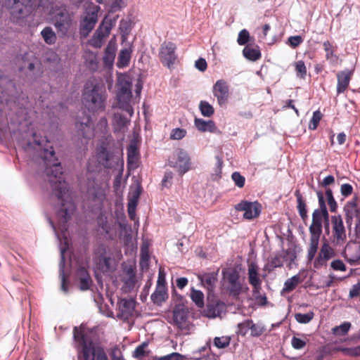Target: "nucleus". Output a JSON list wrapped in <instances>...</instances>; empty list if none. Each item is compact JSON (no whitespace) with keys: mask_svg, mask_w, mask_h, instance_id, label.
<instances>
[{"mask_svg":"<svg viewBox=\"0 0 360 360\" xmlns=\"http://www.w3.org/2000/svg\"><path fill=\"white\" fill-rule=\"evenodd\" d=\"M232 179L235 184L239 188L243 187L245 184V178L240 173L235 172L232 174Z\"/></svg>","mask_w":360,"mask_h":360,"instance_id":"obj_58","label":"nucleus"},{"mask_svg":"<svg viewBox=\"0 0 360 360\" xmlns=\"http://www.w3.org/2000/svg\"><path fill=\"white\" fill-rule=\"evenodd\" d=\"M169 165L174 168L180 175H183L191 169L190 156L184 149H177L169 158Z\"/></svg>","mask_w":360,"mask_h":360,"instance_id":"obj_9","label":"nucleus"},{"mask_svg":"<svg viewBox=\"0 0 360 360\" xmlns=\"http://www.w3.org/2000/svg\"><path fill=\"white\" fill-rule=\"evenodd\" d=\"M141 191L142 188L140 182L137 179H135L129 188L128 202H137Z\"/></svg>","mask_w":360,"mask_h":360,"instance_id":"obj_31","label":"nucleus"},{"mask_svg":"<svg viewBox=\"0 0 360 360\" xmlns=\"http://www.w3.org/2000/svg\"><path fill=\"white\" fill-rule=\"evenodd\" d=\"M77 277L79 280V288L85 291L90 288L92 285L91 278L85 267H79L77 271Z\"/></svg>","mask_w":360,"mask_h":360,"instance_id":"obj_23","label":"nucleus"},{"mask_svg":"<svg viewBox=\"0 0 360 360\" xmlns=\"http://www.w3.org/2000/svg\"><path fill=\"white\" fill-rule=\"evenodd\" d=\"M107 94L105 89L98 84H86L82 94V103L91 112L104 111Z\"/></svg>","mask_w":360,"mask_h":360,"instance_id":"obj_3","label":"nucleus"},{"mask_svg":"<svg viewBox=\"0 0 360 360\" xmlns=\"http://www.w3.org/2000/svg\"><path fill=\"white\" fill-rule=\"evenodd\" d=\"M176 45L172 42H164L161 44L159 51V58L162 63L170 68L176 60L175 53Z\"/></svg>","mask_w":360,"mask_h":360,"instance_id":"obj_15","label":"nucleus"},{"mask_svg":"<svg viewBox=\"0 0 360 360\" xmlns=\"http://www.w3.org/2000/svg\"><path fill=\"white\" fill-rule=\"evenodd\" d=\"M140 269L142 271H148L150 266L149 247L147 243H143L141 247V255L139 262Z\"/></svg>","mask_w":360,"mask_h":360,"instance_id":"obj_28","label":"nucleus"},{"mask_svg":"<svg viewBox=\"0 0 360 360\" xmlns=\"http://www.w3.org/2000/svg\"><path fill=\"white\" fill-rule=\"evenodd\" d=\"M332 222L331 242L335 245H343L347 240V235L343 221L340 216H333Z\"/></svg>","mask_w":360,"mask_h":360,"instance_id":"obj_13","label":"nucleus"},{"mask_svg":"<svg viewBox=\"0 0 360 360\" xmlns=\"http://www.w3.org/2000/svg\"><path fill=\"white\" fill-rule=\"evenodd\" d=\"M351 327L349 322H344L339 326L333 328V333L335 335H345L347 333Z\"/></svg>","mask_w":360,"mask_h":360,"instance_id":"obj_45","label":"nucleus"},{"mask_svg":"<svg viewBox=\"0 0 360 360\" xmlns=\"http://www.w3.org/2000/svg\"><path fill=\"white\" fill-rule=\"evenodd\" d=\"M302 282L299 274L295 275L287 279L284 283L283 292H290L296 288V287Z\"/></svg>","mask_w":360,"mask_h":360,"instance_id":"obj_37","label":"nucleus"},{"mask_svg":"<svg viewBox=\"0 0 360 360\" xmlns=\"http://www.w3.org/2000/svg\"><path fill=\"white\" fill-rule=\"evenodd\" d=\"M231 342L229 336L216 337L214 339V345L219 349H224L228 347Z\"/></svg>","mask_w":360,"mask_h":360,"instance_id":"obj_43","label":"nucleus"},{"mask_svg":"<svg viewBox=\"0 0 360 360\" xmlns=\"http://www.w3.org/2000/svg\"><path fill=\"white\" fill-rule=\"evenodd\" d=\"M184 356L177 352H172L169 354L161 356V357H157L155 356L154 358V360H184Z\"/></svg>","mask_w":360,"mask_h":360,"instance_id":"obj_52","label":"nucleus"},{"mask_svg":"<svg viewBox=\"0 0 360 360\" xmlns=\"http://www.w3.org/2000/svg\"><path fill=\"white\" fill-rule=\"evenodd\" d=\"M250 330L251 336L259 337L266 329L261 324L255 323L252 320Z\"/></svg>","mask_w":360,"mask_h":360,"instance_id":"obj_47","label":"nucleus"},{"mask_svg":"<svg viewBox=\"0 0 360 360\" xmlns=\"http://www.w3.org/2000/svg\"><path fill=\"white\" fill-rule=\"evenodd\" d=\"M251 319H248L238 325V333L242 336L246 335L250 328Z\"/></svg>","mask_w":360,"mask_h":360,"instance_id":"obj_49","label":"nucleus"},{"mask_svg":"<svg viewBox=\"0 0 360 360\" xmlns=\"http://www.w3.org/2000/svg\"><path fill=\"white\" fill-rule=\"evenodd\" d=\"M12 20L20 23L41 6L40 0H6Z\"/></svg>","mask_w":360,"mask_h":360,"instance_id":"obj_5","label":"nucleus"},{"mask_svg":"<svg viewBox=\"0 0 360 360\" xmlns=\"http://www.w3.org/2000/svg\"><path fill=\"white\" fill-rule=\"evenodd\" d=\"M341 350L343 352L344 354L349 356H360V345L354 347L343 348Z\"/></svg>","mask_w":360,"mask_h":360,"instance_id":"obj_60","label":"nucleus"},{"mask_svg":"<svg viewBox=\"0 0 360 360\" xmlns=\"http://www.w3.org/2000/svg\"><path fill=\"white\" fill-rule=\"evenodd\" d=\"M198 278L202 285L207 288L209 292H212L214 290L217 282V274L214 272L205 273L198 275Z\"/></svg>","mask_w":360,"mask_h":360,"instance_id":"obj_25","label":"nucleus"},{"mask_svg":"<svg viewBox=\"0 0 360 360\" xmlns=\"http://www.w3.org/2000/svg\"><path fill=\"white\" fill-rule=\"evenodd\" d=\"M119 172L115 176L113 182V187L117 194L122 193L124 181L122 180L123 167H117Z\"/></svg>","mask_w":360,"mask_h":360,"instance_id":"obj_41","label":"nucleus"},{"mask_svg":"<svg viewBox=\"0 0 360 360\" xmlns=\"http://www.w3.org/2000/svg\"><path fill=\"white\" fill-rule=\"evenodd\" d=\"M340 191L342 195L348 196L352 194L353 188L349 184H344L341 186Z\"/></svg>","mask_w":360,"mask_h":360,"instance_id":"obj_63","label":"nucleus"},{"mask_svg":"<svg viewBox=\"0 0 360 360\" xmlns=\"http://www.w3.org/2000/svg\"><path fill=\"white\" fill-rule=\"evenodd\" d=\"M195 125L201 131L214 132L216 130L215 124L212 120L205 121L202 119H195Z\"/></svg>","mask_w":360,"mask_h":360,"instance_id":"obj_33","label":"nucleus"},{"mask_svg":"<svg viewBox=\"0 0 360 360\" xmlns=\"http://www.w3.org/2000/svg\"><path fill=\"white\" fill-rule=\"evenodd\" d=\"M199 108L202 115L205 117H211L214 112L213 107L205 101H200Z\"/></svg>","mask_w":360,"mask_h":360,"instance_id":"obj_42","label":"nucleus"},{"mask_svg":"<svg viewBox=\"0 0 360 360\" xmlns=\"http://www.w3.org/2000/svg\"><path fill=\"white\" fill-rule=\"evenodd\" d=\"M98 6H92L86 8L84 17L81 22V33L87 36L94 28L98 20Z\"/></svg>","mask_w":360,"mask_h":360,"instance_id":"obj_14","label":"nucleus"},{"mask_svg":"<svg viewBox=\"0 0 360 360\" xmlns=\"http://www.w3.org/2000/svg\"><path fill=\"white\" fill-rule=\"evenodd\" d=\"M288 41L292 47L295 48L302 42V39L300 36H292L289 37Z\"/></svg>","mask_w":360,"mask_h":360,"instance_id":"obj_64","label":"nucleus"},{"mask_svg":"<svg viewBox=\"0 0 360 360\" xmlns=\"http://www.w3.org/2000/svg\"><path fill=\"white\" fill-rule=\"evenodd\" d=\"M54 209L61 231H67V223L76 211L75 204H56Z\"/></svg>","mask_w":360,"mask_h":360,"instance_id":"obj_11","label":"nucleus"},{"mask_svg":"<svg viewBox=\"0 0 360 360\" xmlns=\"http://www.w3.org/2000/svg\"><path fill=\"white\" fill-rule=\"evenodd\" d=\"M295 69L297 77L304 79L307 75V68L304 61L298 60L295 63Z\"/></svg>","mask_w":360,"mask_h":360,"instance_id":"obj_46","label":"nucleus"},{"mask_svg":"<svg viewBox=\"0 0 360 360\" xmlns=\"http://www.w3.org/2000/svg\"><path fill=\"white\" fill-rule=\"evenodd\" d=\"M107 184L93 179H89L87 184V195L89 199L98 202H103L105 198Z\"/></svg>","mask_w":360,"mask_h":360,"instance_id":"obj_12","label":"nucleus"},{"mask_svg":"<svg viewBox=\"0 0 360 360\" xmlns=\"http://www.w3.org/2000/svg\"><path fill=\"white\" fill-rule=\"evenodd\" d=\"M120 307L121 308V310L123 313L129 311L134 308L133 301L123 299L121 300Z\"/></svg>","mask_w":360,"mask_h":360,"instance_id":"obj_59","label":"nucleus"},{"mask_svg":"<svg viewBox=\"0 0 360 360\" xmlns=\"http://www.w3.org/2000/svg\"><path fill=\"white\" fill-rule=\"evenodd\" d=\"M168 298L167 286H157L150 299L155 304L160 305Z\"/></svg>","mask_w":360,"mask_h":360,"instance_id":"obj_27","label":"nucleus"},{"mask_svg":"<svg viewBox=\"0 0 360 360\" xmlns=\"http://www.w3.org/2000/svg\"><path fill=\"white\" fill-rule=\"evenodd\" d=\"M98 164L105 168L123 167L124 161L119 153L108 151L106 147L101 146L96 150Z\"/></svg>","mask_w":360,"mask_h":360,"instance_id":"obj_8","label":"nucleus"},{"mask_svg":"<svg viewBox=\"0 0 360 360\" xmlns=\"http://www.w3.org/2000/svg\"><path fill=\"white\" fill-rule=\"evenodd\" d=\"M173 321L174 324L180 329H185L188 326V311L184 308H176L173 311Z\"/></svg>","mask_w":360,"mask_h":360,"instance_id":"obj_24","label":"nucleus"},{"mask_svg":"<svg viewBox=\"0 0 360 360\" xmlns=\"http://www.w3.org/2000/svg\"><path fill=\"white\" fill-rule=\"evenodd\" d=\"M258 271L259 267L256 263L251 262L250 264H248V282L250 285L262 281V280L259 278Z\"/></svg>","mask_w":360,"mask_h":360,"instance_id":"obj_32","label":"nucleus"},{"mask_svg":"<svg viewBox=\"0 0 360 360\" xmlns=\"http://www.w3.org/2000/svg\"><path fill=\"white\" fill-rule=\"evenodd\" d=\"M45 60L47 62L57 63L59 62L60 58L58 55L53 50H49L45 55Z\"/></svg>","mask_w":360,"mask_h":360,"instance_id":"obj_57","label":"nucleus"},{"mask_svg":"<svg viewBox=\"0 0 360 360\" xmlns=\"http://www.w3.org/2000/svg\"><path fill=\"white\" fill-rule=\"evenodd\" d=\"M283 257L282 254H276L270 259L268 264L265 266L264 269L271 272L276 268L283 266Z\"/></svg>","mask_w":360,"mask_h":360,"instance_id":"obj_35","label":"nucleus"},{"mask_svg":"<svg viewBox=\"0 0 360 360\" xmlns=\"http://www.w3.org/2000/svg\"><path fill=\"white\" fill-rule=\"evenodd\" d=\"M117 86V107L128 112L131 117L134 114V109L131 105L132 93L129 77L126 75H119Z\"/></svg>","mask_w":360,"mask_h":360,"instance_id":"obj_6","label":"nucleus"},{"mask_svg":"<svg viewBox=\"0 0 360 360\" xmlns=\"http://www.w3.org/2000/svg\"><path fill=\"white\" fill-rule=\"evenodd\" d=\"M243 56L251 61H256L261 58V52L258 46L247 45L243 50Z\"/></svg>","mask_w":360,"mask_h":360,"instance_id":"obj_29","label":"nucleus"},{"mask_svg":"<svg viewBox=\"0 0 360 360\" xmlns=\"http://www.w3.org/2000/svg\"><path fill=\"white\" fill-rule=\"evenodd\" d=\"M147 346L146 342L139 345L134 350L133 356L136 359H141L145 354V348Z\"/></svg>","mask_w":360,"mask_h":360,"instance_id":"obj_61","label":"nucleus"},{"mask_svg":"<svg viewBox=\"0 0 360 360\" xmlns=\"http://www.w3.org/2000/svg\"><path fill=\"white\" fill-rule=\"evenodd\" d=\"M41 35L46 44L53 45L56 42L57 35L51 27H45L41 31Z\"/></svg>","mask_w":360,"mask_h":360,"instance_id":"obj_34","label":"nucleus"},{"mask_svg":"<svg viewBox=\"0 0 360 360\" xmlns=\"http://www.w3.org/2000/svg\"><path fill=\"white\" fill-rule=\"evenodd\" d=\"M283 255V260H290V262H293L296 259L295 252L292 249H287L284 251Z\"/></svg>","mask_w":360,"mask_h":360,"instance_id":"obj_62","label":"nucleus"},{"mask_svg":"<svg viewBox=\"0 0 360 360\" xmlns=\"http://www.w3.org/2000/svg\"><path fill=\"white\" fill-rule=\"evenodd\" d=\"M236 210L243 212V217L252 219L259 217L261 212V204H236Z\"/></svg>","mask_w":360,"mask_h":360,"instance_id":"obj_18","label":"nucleus"},{"mask_svg":"<svg viewBox=\"0 0 360 360\" xmlns=\"http://www.w3.org/2000/svg\"><path fill=\"white\" fill-rule=\"evenodd\" d=\"M186 134V131L184 129L176 128L172 131L170 134L171 139L180 140L183 139Z\"/></svg>","mask_w":360,"mask_h":360,"instance_id":"obj_54","label":"nucleus"},{"mask_svg":"<svg viewBox=\"0 0 360 360\" xmlns=\"http://www.w3.org/2000/svg\"><path fill=\"white\" fill-rule=\"evenodd\" d=\"M249 39L250 34L248 31L245 29H243L238 34L237 42L239 45H245L248 42Z\"/></svg>","mask_w":360,"mask_h":360,"instance_id":"obj_53","label":"nucleus"},{"mask_svg":"<svg viewBox=\"0 0 360 360\" xmlns=\"http://www.w3.org/2000/svg\"><path fill=\"white\" fill-rule=\"evenodd\" d=\"M191 298L198 307L202 308L204 307V294L200 290L192 288L191 290Z\"/></svg>","mask_w":360,"mask_h":360,"instance_id":"obj_39","label":"nucleus"},{"mask_svg":"<svg viewBox=\"0 0 360 360\" xmlns=\"http://www.w3.org/2000/svg\"><path fill=\"white\" fill-rule=\"evenodd\" d=\"M124 286L125 291H131L134 289L136 285V276H127L123 279Z\"/></svg>","mask_w":360,"mask_h":360,"instance_id":"obj_51","label":"nucleus"},{"mask_svg":"<svg viewBox=\"0 0 360 360\" xmlns=\"http://www.w3.org/2000/svg\"><path fill=\"white\" fill-rule=\"evenodd\" d=\"M131 58V50L124 49L119 54L117 65L119 68H124L129 65Z\"/></svg>","mask_w":360,"mask_h":360,"instance_id":"obj_38","label":"nucleus"},{"mask_svg":"<svg viewBox=\"0 0 360 360\" xmlns=\"http://www.w3.org/2000/svg\"><path fill=\"white\" fill-rule=\"evenodd\" d=\"M212 92L220 106L227 103L229 89L226 82L223 79L217 80L213 86Z\"/></svg>","mask_w":360,"mask_h":360,"instance_id":"obj_17","label":"nucleus"},{"mask_svg":"<svg viewBox=\"0 0 360 360\" xmlns=\"http://www.w3.org/2000/svg\"><path fill=\"white\" fill-rule=\"evenodd\" d=\"M50 20L60 37L68 34L73 25V15L68 6L62 3L54 4L49 12Z\"/></svg>","mask_w":360,"mask_h":360,"instance_id":"obj_4","label":"nucleus"},{"mask_svg":"<svg viewBox=\"0 0 360 360\" xmlns=\"http://www.w3.org/2000/svg\"><path fill=\"white\" fill-rule=\"evenodd\" d=\"M314 314L313 311H309L307 314H301L297 313L295 314V320L300 323H309L314 318Z\"/></svg>","mask_w":360,"mask_h":360,"instance_id":"obj_44","label":"nucleus"},{"mask_svg":"<svg viewBox=\"0 0 360 360\" xmlns=\"http://www.w3.org/2000/svg\"><path fill=\"white\" fill-rule=\"evenodd\" d=\"M343 256L349 263H354L360 259V245L352 247L347 245L343 252Z\"/></svg>","mask_w":360,"mask_h":360,"instance_id":"obj_26","label":"nucleus"},{"mask_svg":"<svg viewBox=\"0 0 360 360\" xmlns=\"http://www.w3.org/2000/svg\"><path fill=\"white\" fill-rule=\"evenodd\" d=\"M78 131L86 139H90L94 135V129L91 125V117L86 115L82 119L78 117L76 122Z\"/></svg>","mask_w":360,"mask_h":360,"instance_id":"obj_20","label":"nucleus"},{"mask_svg":"<svg viewBox=\"0 0 360 360\" xmlns=\"http://www.w3.org/2000/svg\"><path fill=\"white\" fill-rule=\"evenodd\" d=\"M110 25L102 23L94 33L91 44L96 48L101 47L103 39L110 34Z\"/></svg>","mask_w":360,"mask_h":360,"instance_id":"obj_19","label":"nucleus"},{"mask_svg":"<svg viewBox=\"0 0 360 360\" xmlns=\"http://www.w3.org/2000/svg\"><path fill=\"white\" fill-rule=\"evenodd\" d=\"M128 122L127 119L120 113H115L114 115V124L119 129L124 127Z\"/></svg>","mask_w":360,"mask_h":360,"instance_id":"obj_50","label":"nucleus"},{"mask_svg":"<svg viewBox=\"0 0 360 360\" xmlns=\"http://www.w3.org/2000/svg\"><path fill=\"white\" fill-rule=\"evenodd\" d=\"M336 256V252L328 243H323L320 248L317 257L315 258L313 265L315 269L326 266L328 262Z\"/></svg>","mask_w":360,"mask_h":360,"instance_id":"obj_16","label":"nucleus"},{"mask_svg":"<svg viewBox=\"0 0 360 360\" xmlns=\"http://www.w3.org/2000/svg\"><path fill=\"white\" fill-rule=\"evenodd\" d=\"M320 209H316L312 214V222L309 230L310 243L307 250V261H314L315 255L319 248L320 236L322 233V224L324 221L326 229H328L329 214L326 204H320Z\"/></svg>","mask_w":360,"mask_h":360,"instance_id":"obj_2","label":"nucleus"},{"mask_svg":"<svg viewBox=\"0 0 360 360\" xmlns=\"http://www.w3.org/2000/svg\"><path fill=\"white\" fill-rule=\"evenodd\" d=\"M73 335L75 340L79 343L82 348L83 360H95L96 359L97 347L91 340H89L84 334V329L80 327H75L73 330Z\"/></svg>","mask_w":360,"mask_h":360,"instance_id":"obj_7","label":"nucleus"},{"mask_svg":"<svg viewBox=\"0 0 360 360\" xmlns=\"http://www.w3.org/2000/svg\"><path fill=\"white\" fill-rule=\"evenodd\" d=\"M226 310V305L223 302L217 300L209 301L206 309V316L209 318L219 316Z\"/></svg>","mask_w":360,"mask_h":360,"instance_id":"obj_21","label":"nucleus"},{"mask_svg":"<svg viewBox=\"0 0 360 360\" xmlns=\"http://www.w3.org/2000/svg\"><path fill=\"white\" fill-rule=\"evenodd\" d=\"M330 267L335 271H345L347 266L340 259H335L331 262Z\"/></svg>","mask_w":360,"mask_h":360,"instance_id":"obj_56","label":"nucleus"},{"mask_svg":"<svg viewBox=\"0 0 360 360\" xmlns=\"http://www.w3.org/2000/svg\"><path fill=\"white\" fill-rule=\"evenodd\" d=\"M306 340L304 339L298 338L295 336H293L291 340L292 347L295 349H301L304 348L306 345Z\"/></svg>","mask_w":360,"mask_h":360,"instance_id":"obj_55","label":"nucleus"},{"mask_svg":"<svg viewBox=\"0 0 360 360\" xmlns=\"http://www.w3.org/2000/svg\"><path fill=\"white\" fill-rule=\"evenodd\" d=\"M352 72L349 70L340 71L337 75V94L343 93L349 86Z\"/></svg>","mask_w":360,"mask_h":360,"instance_id":"obj_22","label":"nucleus"},{"mask_svg":"<svg viewBox=\"0 0 360 360\" xmlns=\"http://www.w3.org/2000/svg\"><path fill=\"white\" fill-rule=\"evenodd\" d=\"M323 46L326 53V59L330 63H336L338 60V56L334 53L331 44L328 41H326L323 42Z\"/></svg>","mask_w":360,"mask_h":360,"instance_id":"obj_40","label":"nucleus"},{"mask_svg":"<svg viewBox=\"0 0 360 360\" xmlns=\"http://www.w3.org/2000/svg\"><path fill=\"white\" fill-rule=\"evenodd\" d=\"M223 277L227 284V290L233 297L238 296L243 290L239 273L234 269L223 271Z\"/></svg>","mask_w":360,"mask_h":360,"instance_id":"obj_10","label":"nucleus"},{"mask_svg":"<svg viewBox=\"0 0 360 360\" xmlns=\"http://www.w3.org/2000/svg\"><path fill=\"white\" fill-rule=\"evenodd\" d=\"M34 142L39 147L40 155L46 165L45 174L48 177L53 194L62 202H68L71 198V192L68 184L63 179L62 167L60 163L57 161L53 147L44 148V143H47V140L45 139L38 140L35 138Z\"/></svg>","mask_w":360,"mask_h":360,"instance_id":"obj_1","label":"nucleus"},{"mask_svg":"<svg viewBox=\"0 0 360 360\" xmlns=\"http://www.w3.org/2000/svg\"><path fill=\"white\" fill-rule=\"evenodd\" d=\"M139 159V151L136 143H131L127 148V164L129 168L136 167Z\"/></svg>","mask_w":360,"mask_h":360,"instance_id":"obj_30","label":"nucleus"},{"mask_svg":"<svg viewBox=\"0 0 360 360\" xmlns=\"http://www.w3.org/2000/svg\"><path fill=\"white\" fill-rule=\"evenodd\" d=\"M321 118L322 114L319 110L314 112L312 118L309 124V129L311 130H315L317 128L318 124Z\"/></svg>","mask_w":360,"mask_h":360,"instance_id":"obj_48","label":"nucleus"},{"mask_svg":"<svg viewBox=\"0 0 360 360\" xmlns=\"http://www.w3.org/2000/svg\"><path fill=\"white\" fill-rule=\"evenodd\" d=\"M65 248H62L60 250V276L61 278V289L65 292L68 290L67 279L64 273V264H65Z\"/></svg>","mask_w":360,"mask_h":360,"instance_id":"obj_36","label":"nucleus"}]
</instances>
